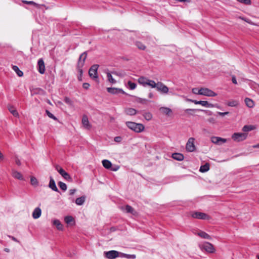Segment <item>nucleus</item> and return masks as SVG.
<instances>
[{
	"instance_id": "obj_1",
	"label": "nucleus",
	"mask_w": 259,
	"mask_h": 259,
	"mask_svg": "<svg viewBox=\"0 0 259 259\" xmlns=\"http://www.w3.org/2000/svg\"><path fill=\"white\" fill-rule=\"evenodd\" d=\"M87 52L85 51V52H84L83 53H82L80 55L78 61L77 68L78 70V72L79 73V75H80V76L78 77V79L79 80H81V75L83 73V70H82V68L84 65V62H85V60L87 58Z\"/></svg>"
},
{
	"instance_id": "obj_2",
	"label": "nucleus",
	"mask_w": 259,
	"mask_h": 259,
	"mask_svg": "<svg viewBox=\"0 0 259 259\" xmlns=\"http://www.w3.org/2000/svg\"><path fill=\"white\" fill-rule=\"evenodd\" d=\"M126 125L132 131L136 133H140L144 131V126L142 123H137L132 121H126Z\"/></svg>"
},
{
	"instance_id": "obj_3",
	"label": "nucleus",
	"mask_w": 259,
	"mask_h": 259,
	"mask_svg": "<svg viewBox=\"0 0 259 259\" xmlns=\"http://www.w3.org/2000/svg\"><path fill=\"white\" fill-rule=\"evenodd\" d=\"M199 247L202 250H204L208 253H213L215 248L213 245L208 242H204L199 244Z\"/></svg>"
},
{
	"instance_id": "obj_4",
	"label": "nucleus",
	"mask_w": 259,
	"mask_h": 259,
	"mask_svg": "<svg viewBox=\"0 0 259 259\" xmlns=\"http://www.w3.org/2000/svg\"><path fill=\"white\" fill-rule=\"evenodd\" d=\"M195 139L194 138H190L188 139L186 144V150L187 152H192L195 151Z\"/></svg>"
},
{
	"instance_id": "obj_5",
	"label": "nucleus",
	"mask_w": 259,
	"mask_h": 259,
	"mask_svg": "<svg viewBox=\"0 0 259 259\" xmlns=\"http://www.w3.org/2000/svg\"><path fill=\"white\" fill-rule=\"evenodd\" d=\"M247 137V134L244 133H235L232 135V139L236 142L245 140Z\"/></svg>"
},
{
	"instance_id": "obj_6",
	"label": "nucleus",
	"mask_w": 259,
	"mask_h": 259,
	"mask_svg": "<svg viewBox=\"0 0 259 259\" xmlns=\"http://www.w3.org/2000/svg\"><path fill=\"white\" fill-rule=\"evenodd\" d=\"M155 88H156L158 92L164 94H167L169 91L168 88L160 81H158L156 83Z\"/></svg>"
},
{
	"instance_id": "obj_7",
	"label": "nucleus",
	"mask_w": 259,
	"mask_h": 259,
	"mask_svg": "<svg viewBox=\"0 0 259 259\" xmlns=\"http://www.w3.org/2000/svg\"><path fill=\"white\" fill-rule=\"evenodd\" d=\"M191 215L192 218L201 220H209L210 218L207 214L201 212H193Z\"/></svg>"
},
{
	"instance_id": "obj_8",
	"label": "nucleus",
	"mask_w": 259,
	"mask_h": 259,
	"mask_svg": "<svg viewBox=\"0 0 259 259\" xmlns=\"http://www.w3.org/2000/svg\"><path fill=\"white\" fill-rule=\"evenodd\" d=\"M99 65L98 64H94L91 66L89 71V74L91 78L94 79H98V76L97 75V70Z\"/></svg>"
},
{
	"instance_id": "obj_9",
	"label": "nucleus",
	"mask_w": 259,
	"mask_h": 259,
	"mask_svg": "<svg viewBox=\"0 0 259 259\" xmlns=\"http://www.w3.org/2000/svg\"><path fill=\"white\" fill-rule=\"evenodd\" d=\"M200 95H203L207 97H215L217 94L212 90L205 88L200 89Z\"/></svg>"
},
{
	"instance_id": "obj_10",
	"label": "nucleus",
	"mask_w": 259,
	"mask_h": 259,
	"mask_svg": "<svg viewBox=\"0 0 259 259\" xmlns=\"http://www.w3.org/2000/svg\"><path fill=\"white\" fill-rule=\"evenodd\" d=\"M126 257L127 258H136V255L135 254H127L119 252L117 251L114 250V258L117 257Z\"/></svg>"
},
{
	"instance_id": "obj_11",
	"label": "nucleus",
	"mask_w": 259,
	"mask_h": 259,
	"mask_svg": "<svg viewBox=\"0 0 259 259\" xmlns=\"http://www.w3.org/2000/svg\"><path fill=\"white\" fill-rule=\"evenodd\" d=\"M38 71L40 74H44L45 71V66L42 59H39L37 62Z\"/></svg>"
},
{
	"instance_id": "obj_12",
	"label": "nucleus",
	"mask_w": 259,
	"mask_h": 259,
	"mask_svg": "<svg viewBox=\"0 0 259 259\" xmlns=\"http://www.w3.org/2000/svg\"><path fill=\"white\" fill-rule=\"evenodd\" d=\"M82 124L84 127L87 130H90L92 127L91 124L90 123L88 117L87 115H84L82 118Z\"/></svg>"
},
{
	"instance_id": "obj_13",
	"label": "nucleus",
	"mask_w": 259,
	"mask_h": 259,
	"mask_svg": "<svg viewBox=\"0 0 259 259\" xmlns=\"http://www.w3.org/2000/svg\"><path fill=\"white\" fill-rule=\"evenodd\" d=\"M211 141L214 144L220 145L221 143H226L227 140L219 137H212L211 138Z\"/></svg>"
},
{
	"instance_id": "obj_14",
	"label": "nucleus",
	"mask_w": 259,
	"mask_h": 259,
	"mask_svg": "<svg viewBox=\"0 0 259 259\" xmlns=\"http://www.w3.org/2000/svg\"><path fill=\"white\" fill-rule=\"evenodd\" d=\"M49 187L51 188L53 191L59 192V190L57 188L55 182L52 176L50 177V182L49 184Z\"/></svg>"
},
{
	"instance_id": "obj_15",
	"label": "nucleus",
	"mask_w": 259,
	"mask_h": 259,
	"mask_svg": "<svg viewBox=\"0 0 259 259\" xmlns=\"http://www.w3.org/2000/svg\"><path fill=\"white\" fill-rule=\"evenodd\" d=\"M59 174L63 177L64 179L69 182H71L72 179L69 174L66 172L63 169L59 170Z\"/></svg>"
},
{
	"instance_id": "obj_16",
	"label": "nucleus",
	"mask_w": 259,
	"mask_h": 259,
	"mask_svg": "<svg viewBox=\"0 0 259 259\" xmlns=\"http://www.w3.org/2000/svg\"><path fill=\"white\" fill-rule=\"evenodd\" d=\"M41 214V210L39 207H36L34 209L32 213V217L34 219L39 218Z\"/></svg>"
},
{
	"instance_id": "obj_17",
	"label": "nucleus",
	"mask_w": 259,
	"mask_h": 259,
	"mask_svg": "<svg viewBox=\"0 0 259 259\" xmlns=\"http://www.w3.org/2000/svg\"><path fill=\"white\" fill-rule=\"evenodd\" d=\"M124 112L126 114L130 116L135 115L138 112L137 110L132 108H127L125 109Z\"/></svg>"
},
{
	"instance_id": "obj_18",
	"label": "nucleus",
	"mask_w": 259,
	"mask_h": 259,
	"mask_svg": "<svg viewBox=\"0 0 259 259\" xmlns=\"http://www.w3.org/2000/svg\"><path fill=\"white\" fill-rule=\"evenodd\" d=\"M12 175V176L15 179H17L19 180H24L23 177L22 175V174L20 172H18L16 170H13Z\"/></svg>"
},
{
	"instance_id": "obj_19",
	"label": "nucleus",
	"mask_w": 259,
	"mask_h": 259,
	"mask_svg": "<svg viewBox=\"0 0 259 259\" xmlns=\"http://www.w3.org/2000/svg\"><path fill=\"white\" fill-rule=\"evenodd\" d=\"M172 158L178 161H182L184 159L183 154L179 153H175L172 154Z\"/></svg>"
},
{
	"instance_id": "obj_20",
	"label": "nucleus",
	"mask_w": 259,
	"mask_h": 259,
	"mask_svg": "<svg viewBox=\"0 0 259 259\" xmlns=\"http://www.w3.org/2000/svg\"><path fill=\"white\" fill-rule=\"evenodd\" d=\"M245 103L246 105L249 108H252L254 106V102L250 98H246L245 99Z\"/></svg>"
},
{
	"instance_id": "obj_21",
	"label": "nucleus",
	"mask_w": 259,
	"mask_h": 259,
	"mask_svg": "<svg viewBox=\"0 0 259 259\" xmlns=\"http://www.w3.org/2000/svg\"><path fill=\"white\" fill-rule=\"evenodd\" d=\"M199 104L207 108H213L214 107L213 104L209 103L206 101H199Z\"/></svg>"
},
{
	"instance_id": "obj_22",
	"label": "nucleus",
	"mask_w": 259,
	"mask_h": 259,
	"mask_svg": "<svg viewBox=\"0 0 259 259\" xmlns=\"http://www.w3.org/2000/svg\"><path fill=\"white\" fill-rule=\"evenodd\" d=\"M85 200V197L84 196H81L76 198L75 200V203L78 205H81L84 203Z\"/></svg>"
},
{
	"instance_id": "obj_23",
	"label": "nucleus",
	"mask_w": 259,
	"mask_h": 259,
	"mask_svg": "<svg viewBox=\"0 0 259 259\" xmlns=\"http://www.w3.org/2000/svg\"><path fill=\"white\" fill-rule=\"evenodd\" d=\"M53 224L56 226L58 230H63V226L59 220H54Z\"/></svg>"
},
{
	"instance_id": "obj_24",
	"label": "nucleus",
	"mask_w": 259,
	"mask_h": 259,
	"mask_svg": "<svg viewBox=\"0 0 259 259\" xmlns=\"http://www.w3.org/2000/svg\"><path fill=\"white\" fill-rule=\"evenodd\" d=\"M147 77H145L144 76H141L139 78L138 82L140 84H141L142 85H143V87H145L147 86Z\"/></svg>"
},
{
	"instance_id": "obj_25",
	"label": "nucleus",
	"mask_w": 259,
	"mask_h": 259,
	"mask_svg": "<svg viewBox=\"0 0 259 259\" xmlns=\"http://www.w3.org/2000/svg\"><path fill=\"white\" fill-rule=\"evenodd\" d=\"M22 3L25 4L27 5H31L35 7L36 8L40 9V5L36 3H35L33 1H27L25 0L22 1Z\"/></svg>"
},
{
	"instance_id": "obj_26",
	"label": "nucleus",
	"mask_w": 259,
	"mask_h": 259,
	"mask_svg": "<svg viewBox=\"0 0 259 259\" xmlns=\"http://www.w3.org/2000/svg\"><path fill=\"white\" fill-rule=\"evenodd\" d=\"M102 164L103 166L107 169L111 168L112 166V163L109 160L106 159L102 160Z\"/></svg>"
},
{
	"instance_id": "obj_27",
	"label": "nucleus",
	"mask_w": 259,
	"mask_h": 259,
	"mask_svg": "<svg viewBox=\"0 0 259 259\" xmlns=\"http://www.w3.org/2000/svg\"><path fill=\"white\" fill-rule=\"evenodd\" d=\"M12 68L19 76L21 77L23 75V72L19 69L17 66L13 65Z\"/></svg>"
},
{
	"instance_id": "obj_28",
	"label": "nucleus",
	"mask_w": 259,
	"mask_h": 259,
	"mask_svg": "<svg viewBox=\"0 0 259 259\" xmlns=\"http://www.w3.org/2000/svg\"><path fill=\"white\" fill-rule=\"evenodd\" d=\"M198 235L201 238H203L204 239H211V237L210 236V235L203 231H201V232H199L198 233Z\"/></svg>"
},
{
	"instance_id": "obj_29",
	"label": "nucleus",
	"mask_w": 259,
	"mask_h": 259,
	"mask_svg": "<svg viewBox=\"0 0 259 259\" xmlns=\"http://www.w3.org/2000/svg\"><path fill=\"white\" fill-rule=\"evenodd\" d=\"M125 210L127 213H131L133 214H135L136 212L134 210V208L130 205H126L125 207Z\"/></svg>"
},
{
	"instance_id": "obj_30",
	"label": "nucleus",
	"mask_w": 259,
	"mask_h": 259,
	"mask_svg": "<svg viewBox=\"0 0 259 259\" xmlns=\"http://www.w3.org/2000/svg\"><path fill=\"white\" fill-rule=\"evenodd\" d=\"M209 169V165L208 163H205L200 167V171L202 172L207 171Z\"/></svg>"
},
{
	"instance_id": "obj_31",
	"label": "nucleus",
	"mask_w": 259,
	"mask_h": 259,
	"mask_svg": "<svg viewBox=\"0 0 259 259\" xmlns=\"http://www.w3.org/2000/svg\"><path fill=\"white\" fill-rule=\"evenodd\" d=\"M160 110L166 115H169L172 112L171 110L168 107H161Z\"/></svg>"
},
{
	"instance_id": "obj_32",
	"label": "nucleus",
	"mask_w": 259,
	"mask_h": 259,
	"mask_svg": "<svg viewBox=\"0 0 259 259\" xmlns=\"http://www.w3.org/2000/svg\"><path fill=\"white\" fill-rule=\"evenodd\" d=\"M64 221L66 224H69L72 222H74V219L71 215H67L64 218Z\"/></svg>"
},
{
	"instance_id": "obj_33",
	"label": "nucleus",
	"mask_w": 259,
	"mask_h": 259,
	"mask_svg": "<svg viewBox=\"0 0 259 259\" xmlns=\"http://www.w3.org/2000/svg\"><path fill=\"white\" fill-rule=\"evenodd\" d=\"M147 85L150 87L152 88H155L156 85V83L153 80L147 78Z\"/></svg>"
},
{
	"instance_id": "obj_34",
	"label": "nucleus",
	"mask_w": 259,
	"mask_h": 259,
	"mask_svg": "<svg viewBox=\"0 0 259 259\" xmlns=\"http://www.w3.org/2000/svg\"><path fill=\"white\" fill-rule=\"evenodd\" d=\"M58 185L60 188L63 191H65L67 190V187L65 183L62 182H59Z\"/></svg>"
},
{
	"instance_id": "obj_35",
	"label": "nucleus",
	"mask_w": 259,
	"mask_h": 259,
	"mask_svg": "<svg viewBox=\"0 0 259 259\" xmlns=\"http://www.w3.org/2000/svg\"><path fill=\"white\" fill-rule=\"evenodd\" d=\"M143 115L144 118L148 121L150 120L152 118V114L150 112H145Z\"/></svg>"
},
{
	"instance_id": "obj_36",
	"label": "nucleus",
	"mask_w": 259,
	"mask_h": 259,
	"mask_svg": "<svg viewBox=\"0 0 259 259\" xmlns=\"http://www.w3.org/2000/svg\"><path fill=\"white\" fill-rule=\"evenodd\" d=\"M9 111L15 117L18 116V113L17 110L12 106L9 107Z\"/></svg>"
},
{
	"instance_id": "obj_37",
	"label": "nucleus",
	"mask_w": 259,
	"mask_h": 259,
	"mask_svg": "<svg viewBox=\"0 0 259 259\" xmlns=\"http://www.w3.org/2000/svg\"><path fill=\"white\" fill-rule=\"evenodd\" d=\"M127 85H128V88L130 89V90H134L136 89V87H137V84L135 82H133L131 81H128L127 82Z\"/></svg>"
},
{
	"instance_id": "obj_38",
	"label": "nucleus",
	"mask_w": 259,
	"mask_h": 259,
	"mask_svg": "<svg viewBox=\"0 0 259 259\" xmlns=\"http://www.w3.org/2000/svg\"><path fill=\"white\" fill-rule=\"evenodd\" d=\"M105 256L110 259H113V250L108 252H104Z\"/></svg>"
},
{
	"instance_id": "obj_39",
	"label": "nucleus",
	"mask_w": 259,
	"mask_h": 259,
	"mask_svg": "<svg viewBox=\"0 0 259 259\" xmlns=\"http://www.w3.org/2000/svg\"><path fill=\"white\" fill-rule=\"evenodd\" d=\"M136 46L141 50H144L146 49V46L140 41H137L136 42Z\"/></svg>"
},
{
	"instance_id": "obj_40",
	"label": "nucleus",
	"mask_w": 259,
	"mask_h": 259,
	"mask_svg": "<svg viewBox=\"0 0 259 259\" xmlns=\"http://www.w3.org/2000/svg\"><path fill=\"white\" fill-rule=\"evenodd\" d=\"M253 129V126L251 125H244L242 128V131L244 132L251 131Z\"/></svg>"
},
{
	"instance_id": "obj_41",
	"label": "nucleus",
	"mask_w": 259,
	"mask_h": 259,
	"mask_svg": "<svg viewBox=\"0 0 259 259\" xmlns=\"http://www.w3.org/2000/svg\"><path fill=\"white\" fill-rule=\"evenodd\" d=\"M238 102L236 100H233L231 101H229L227 103V105L230 107H235L238 105Z\"/></svg>"
},
{
	"instance_id": "obj_42",
	"label": "nucleus",
	"mask_w": 259,
	"mask_h": 259,
	"mask_svg": "<svg viewBox=\"0 0 259 259\" xmlns=\"http://www.w3.org/2000/svg\"><path fill=\"white\" fill-rule=\"evenodd\" d=\"M46 113L47 114V115L51 118L54 119V120H56V121H58V119H57V118L52 113H51L49 110H46Z\"/></svg>"
},
{
	"instance_id": "obj_43",
	"label": "nucleus",
	"mask_w": 259,
	"mask_h": 259,
	"mask_svg": "<svg viewBox=\"0 0 259 259\" xmlns=\"http://www.w3.org/2000/svg\"><path fill=\"white\" fill-rule=\"evenodd\" d=\"M30 182H31V185H33V186H37L38 185V181H37V179L34 177H31Z\"/></svg>"
},
{
	"instance_id": "obj_44",
	"label": "nucleus",
	"mask_w": 259,
	"mask_h": 259,
	"mask_svg": "<svg viewBox=\"0 0 259 259\" xmlns=\"http://www.w3.org/2000/svg\"><path fill=\"white\" fill-rule=\"evenodd\" d=\"M107 74V80L110 82H113V78L112 77V76L109 72H106Z\"/></svg>"
},
{
	"instance_id": "obj_45",
	"label": "nucleus",
	"mask_w": 259,
	"mask_h": 259,
	"mask_svg": "<svg viewBox=\"0 0 259 259\" xmlns=\"http://www.w3.org/2000/svg\"><path fill=\"white\" fill-rule=\"evenodd\" d=\"M137 102L141 104H145L147 100L146 99L138 98L136 100Z\"/></svg>"
},
{
	"instance_id": "obj_46",
	"label": "nucleus",
	"mask_w": 259,
	"mask_h": 259,
	"mask_svg": "<svg viewBox=\"0 0 259 259\" xmlns=\"http://www.w3.org/2000/svg\"><path fill=\"white\" fill-rule=\"evenodd\" d=\"M238 2L245 4V5H250L251 4V1L250 0H237Z\"/></svg>"
},
{
	"instance_id": "obj_47",
	"label": "nucleus",
	"mask_w": 259,
	"mask_h": 259,
	"mask_svg": "<svg viewBox=\"0 0 259 259\" xmlns=\"http://www.w3.org/2000/svg\"><path fill=\"white\" fill-rule=\"evenodd\" d=\"M64 101L66 104H68L69 105H72V101L68 97H65L64 99Z\"/></svg>"
},
{
	"instance_id": "obj_48",
	"label": "nucleus",
	"mask_w": 259,
	"mask_h": 259,
	"mask_svg": "<svg viewBox=\"0 0 259 259\" xmlns=\"http://www.w3.org/2000/svg\"><path fill=\"white\" fill-rule=\"evenodd\" d=\"M192 92L193 94L196 95H200V89L198 88H193L192 90Z\"/></svg>"
},
{
	"instance_id": "obj_49",
	"label": "nucleus",
	"mask_w": 259,
	"mask_h": 259,
	"mask_svg": "<svg viewBox=\"0 0 259 259\" xmlns=\"http://www.w3.org/2000/svg\"><path fill=\"white\" fill-rule=\"evenodd\" d=\"M118 93H121V94H125L124 92L123 91H122L121 89H118L114 88V94H118Z\"/></svg>"
},
{
	"instance_id": "obj_50",
	"label": "nucleus",
	"mask_w": 259,
	"mask_h": 259,
	"mask_svg": "<svg viewBox=\"0 0 259 259\" xmlns=\"http://www.w3.org/2000/svg\"><path fill=\"white\" fill-rule=\"evenodd\" d=\"M239 18L245 21V22H246L247 23H248L249 24H253V23L249 19H246V18H244L241 17H240Z\"/></svg>"
},
{
	"instance_id": "obj_51",
	"label": "nucleus",
	"mask_w": 259,
	"mask_h": 259,
	"mask_svg": "<svg viewBox=\"0 0 259 259\" xmlns=\"http://www.w3.org/2000/svg\"><path fill=\"white\" fill-rule=\"evenodd\" d=\"M122 141V138L121 137H116L114 138V141L119 143Z\"/></svg>"
},
{
	"instance_id": "obj_52",
	"label": "nucleus",
	"mask_w": 259,
	"mask_h": 259,
	"mask_svg": "<svg viewBox=\"0 0 259 259\" xmlns=\"http://www.w3.org/2000/svg\"><path fill=\"white\" fill-rule=\"evenodd\" d=\"M229 113V112H218V114L220 115V116H224L226 115H228V114Z\"/></svg>"
},
{
	"instance_id": "obj_53",
	"label": "nucleus",
	"mask_w": 259,
	"mask_h": 259,
	"mask_svg": "<svg viewBox=\"0 0 259 259\" xmlns=\"http://www.w3.org/2000/svg\"><path fill=\"white\" fill-rule=\"evenodd\" d=\"M76 191V190L75 189H72L69 190V195H73L75 193Z\"/></svg>"
},
{
	"instance_id": "obj_54",
	"label": "nucleus",
	"mask_w": 259,
	"mask_h": 259,
	"mask_svg": "<svg viewBox=\"0 0 259 259\" xmlns=\"http://www.w3.org/2000/svg\"><path fill=\"white\" fill-rule=\"evenodd\" d=\"M82 87L84 89H88L90 87V84L88 83H83Z\"/></svg>"
},
{
	"instance_id": "obj_55",
	"label": "nucleus",
	"mask_w": 259,
	"mask_h": 259,
	"mask_svg": "<svg viewBox=\"0 0 259 259\" xmlns=\"http://www.w3.org/2000/svg\"><path fill=\"white\" fill-rule=\"evenodd\" d=\"M232 82L235 84H237V80L236 79V77L234 75H233L232 76Z\"/></svg>"
},
{
	"instance_id": "obj_56",
	"label": "nucleus",
	"mask_w": 259,
	"mask_h": 259,
	"mask_svg": "<svg viewBox=\"0 0 259 259\" xmlns=\"http://www.w3.org/2000/svg\"><path fill=\"white\" fill-rule=\"evenodd\" d=\"M55 168L56 169V170H57V171L59 173V170L60 169H63L60 165H58V164H56L55 166Z\"/></svg>"
},
{
	"instance_id": "obj_57",
	"label": "nucleus",
	"mask_w": 259,
	"mask_h": 259,
	"mask_svg": "<svg viewBox=\"0 0 259 259\" xmlns=\"http://www.w3.org/2000/svg\"><path fill=\"white\" fill-rule=\"evenodd\" d=\"M189 102H192V103H195V104H199V101H197L196 100H192V99H188L187 100Z\"/></svg>"
},
{
	"instance_id": "obj_58",
	"label": "nucleus",
	"mask_w": 259,
	"mask_h": 259,
	"mask_svg": "<svg viewBox=\"0 0 259 259\" xmlns=\"http://www.w3.org/2000/svg\"><path fill=\"white\" fill-rule=\"evenodd\" d=\"M197 110L196 109H187L185 110V112L186 113H189L190 112V111H196Z\"/></svg>"
},
{
	"instance_id": "obj_59",
	"label": "nucleus",
	"mask_w": 259,
	"mask_h": 259,
	"mask_svg": "<svg viewBox=\"0 0 259 259\" xmlns=\"http://www.w3.org/2000/svg\"><path fill=\"white\" fill-rule=\"evenodd\" d=\"M15 162H16V164H17L18 165H21V161L18 158H17L16 159Z\"/></svg>"
},
{
	"instance_id": "obj_60",
	"label": "nucleus",
	"mask_w": 259,
	"mask_h": 259,
	"mask_svg": "<svg viewBox=\"0 0 259 259\" xmlns=\"http://www.w3.org/2000/svg\"><path fill=\"white\" fill-rule=\"evenodd\" d=\"M107 91L109 93H113V88H108Z\"/></svg>"
},
{
	"instance_id": "obj_61",
	"label": "nucleus",
	"mask_w": 259,
	"mask_h": 259,
	"mask_svg": "<svg viewBox=\"0 0 259 259\" xmlns=\"http://www.w3.org/2000/svg\"><path fill=\"white\" fill-rule=\"evenodd\" d=\"M9 238H11L13 240L16 241V242H18V241L17 240V239L13 237V236H9Z\"/></svg>"
},
{
	"instance_id": "obj_62",
	"label": "nucleus",
	"mask_w": 259,
	"mask_h": 259,
	"mask_svg": "<svg viewBox=\"0 0 259 259\" xmlns=\"http://www.w3.org/2000/svg\"><path fill=\"white\" fill-rule=\"evenodd\" d=\"M178 1L180 2H187V3H190V0H178Z\"/></svg>"
},
{
	"instance_id": "obj_63",
	"label": "nucleus",
	"mask_w": 259,
	"mask_h": 259,
	"mask_svg": "<svg viewBox=\"0 0 259 259\" xmlns=\"http://www.w3.org/2000/svg\"><path fill=\"white\" fill-rule=\"evenodd\" d=\"M148 97L149 98H153L154 97V95L152 93H150L148 95Z\"/></svg>"
},
{
	"instance_id": "obj_64",
	"label": "nucleus",
	"mask_w": 259,
	"mask_h": 259,
	"mask_svg": "<svg viewBox=\"0 0 259 259\" xmlns=\"http://www.w3.org/2000/svg\"><path fill=\"white\" fill-rule=\"evenodd\" d=\"M252 148H259V144L253 145L252 146Z\"/></svg>"
}]
</instances>
